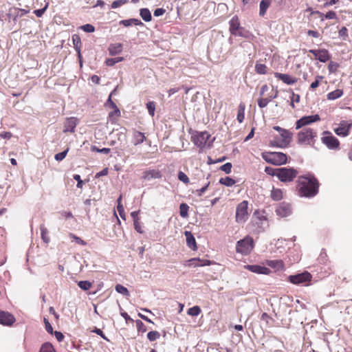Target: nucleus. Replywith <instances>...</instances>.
Returning a JSON list of instances; mask_svg holds the SVG:
<instances>
[{
  "label": "nucleus",
  "mask_w": 352,
  "mask_h": 352,
  "mask_svg": "<svg viewBox=\"0 0 352 352\" xmlns=\"http://www.w3.org/2000/svg\"><path fill=\"white\" fill-rule=\"evenodd\" d=\"M297 189L300 197L312 198L318 193L319 182L313 175L300 176L297 180Z\"/></svg>",
  "instance_id": "1"
},
{
  "label": "nucleus",
  "mask_w": 352,
  "mask_h": 352,
  "mask_svg": "<svg viewBox=\"0 0 352 352\" xmlns=\"http://www.w3.org/2000/svg\"><path fill=\"white\" fill-rule=\"evenodd\" d=\"M263 159L267 163L280 166L287 163V155L281 152H267L262 153Z\"/></svg>",
  "instance_id": "2"
},
{
  "label": "nucleus",
  "mask_w": 352,
  "mask_h": 352,
  "mask_svg": "<svg viewBox=\"0 0 352 352\" xmlns=\"http://www.w3.org/2000/svg\"><path fill=\"white\" fill-rule=\"evenodd\" d=\"M292 133L285 129V132L280 133V138L276 136L273 140L270 141V145L274 147L286 148L292 141Z\"/></svg>",
  "instance_id": "3"
},
{
  "label": "nucleus",
  "mask_w": 352,
  "mask_h": 352,
  "mask_svg": "<svg viewBox=\"0 0 352 352\" xmlns=\"http://www.w3.org/2000/svg\"><path fill=\"white\" fill-rule=\"evenodd\" d=\"M254 248V240L251 236H247L236 243V252L243 255H247Z\"/></svg>",
  "instance_id": "4"
},
{
  "label": "nucleus",
  "mask_w": 352,
  "mask_h": 352,
  "mask_svg": "<svg viewBox=\"0 0 352 352\" xmlns=\"http://www.w3.org/2000/svg\"><path fill=\"white\" fill-rule=\"evenodd\" d=\"M321 142L330 150H336L339 148V140L328 131L322 133Z\"/></svg>",
  "instance_id": "5"
},
{
  "label": "nucleus",
  "mask_w": 352,
  "mask_h": 352,
  "mask_svg": "<svg viewBox=\"0 0 352 352\" xmlns=\"http://www.w3.org/2000/svg\"><path fill=\"white\" fill-rule=\"evenodd\" d=\"M278 179L284 183L290 182L297 177L298 171L294 168H280Z\"/></svg>",
  "instance_id": "6"
},
{
  "label": "nucleus",
  "mask_w": 352,
  "mask_h": 352,
  "mask_svg": "<svg viewBox=\"0 0 352 352\" xmlns=\"http://www.w3.org/2000/svg\"><path fill=\"white\" fill-rule=\"evenodd\" d=\"M316 136V132L312 129L306 128L298 133V142L300 144H310L311 140Z\"/></svg>",
  "instance_id": "7"
},
{
  "label": "nucleus",
  "mask_w": 352,
  "mask_h": 352,
  "mask_svg": "<svg viewBox=\"0 0 352 352\" xmlns=\"http://www.w3.org/2000/svg\"><path fill=\"white\" fill-rule=\"evenodd\" d=\"M311 274L305 271L302 273L289 275L287 279L291 283L299 285L311 281Z\"/></svg>",
  "instance_id": "8"
},
{
  "label": "nucleus",
  "mask_w": 352,
  "mask_h": 352,
  "mask_svg": "<svg viewBox=\"0 0 352 352\" xmlns=\"http://www.w3.org/2000/svg\"><path fill=\"white\" fill-rule=\"evenodd\" d=\"M248 201H243L239 204L236 210V221L238 223H244L248 219Z\"/></svg>",
  "instance_id": "9"
},
{
  "label": "nucleus",
  "mask_w": 352,
  "mask_h": 352,
  "mask_svg": "<svg viewBox=\"0 0 352 352\" xmlns=\"http://www.w3.org/2000/svg\"><path fill=\"white\" fill-rule=\"evenodd\" d=\"M292 207L289 203L283 201L276 206L275 212L281 218L287 217L292 214Z\"/></svg>",
  "instance_id": "10"
},
{
  "label": "nucleus",
  "mask_w": 352,
  "mask_h": 352,
  "mask_svg": "<svg viewBox=\"0 0 352 352\" xmlns=\"http://www.w3.org/2000/svg\"><path fill=\"white\" fill-rule=\"evenodd\" d=\"M338 126L333 129L336 134L340 137H346L349 134L352 124L346 120H342Z\"/></svg>",
  "instance_id": "11"
},
{
  "label": "nucleus",
  "mask_w": 352,
  "mask_h": 352,
  "mask_svg": "<svg viewBox=\"0 0 352 352\" xmlns=\"http://www.w3.org/2000/svg\"><path fill=\"white\" fill-rule=\"evenodd\" d=\"M320 116L318 114L303 116L296 121V129H299L302 126L316 122L320 120Z\"/></svg>",
  "instance_id": "12"
},
{
  "label": "nucleus",
  "mask_w": 352,
  "mask_h": 352,
  "mask_svg": "<svg viewBox=\"0 0 352 352\" xmlns=\"http://www.w3.org/2000/svg\"><path fill=\"white\" fill-rule=\"evenodd\" d=\"M210 137L208 132L204 131L192 136V141L197 147L202 148L206 146Z\"/></svg>",
  "instance_id": "13"
},
{
  "label": "nucleus",
  "mask_w": 352,
  "mask_h": 352,
  "mask_svg": "<svg viewBox=\"0 0 352 352\" xmlns=\"http://www.w3.org/2000/svg\"><path fill=\"white\" fill-rule=\"evenodd\" d=\"M78 124V120L75 117H70L66 118L64 122V133H74L76 126Z\"/></svg>",
  "instance_id": "14"
},
{
  "label": "nucleus",
  "mask_w": 352,
  "mask_h": 352,
  "mask_svg": "<svg viewBox=\"0 0 352 352\" xmlns=\"http://www.w3.org/2000/svg\"><path fill=\"white\" fill-rule=\"evenodd\" d=\"M15 322V318L8 311L0 310V324L3 325H12Z\"/></svg>",
  "instance_id": "15"
},
{
  "label": "nucleus",
  "mask_w": 352,
  "mask_h": 352,
  "mask_svg": "<svg viewBox=\"0 0 352 352\" xmlns=\"http://www.w3.org/2000/svg\"><path fill=\"white\" fill-rule=\"evenodd\" d=\"M245 268L258 274H269L270 273L269 268L259 265H245Z\"/></svg>",
  "instance_id": "16"
},
{
  "label": "nucleus",
  "mask_w": 352,
  "mask_h": 352,
  "mask_svg": "<svg viewBox=\"0 0 352 352\" xmlns=\"http://www.w3.org/2000/svg\"><path fill=\"white\" fill-rule=\"evenodd\" d=\"M229 31L231 35H234L235 33L241 28L239 19L236 15H234L229 21Z\"/></svg>",
  "instance_id": "17"
},
{
  "label": "nucleus",
  "mask_w": 352,
  "mask_h": 352,
  "mask_svg": "<svg viewBox=\"0 0 352 352\" xmlns=\"http://www.w3.org/2000/svg\"><path fill=\"white\" fill-rule=\"evenodd\" d=\"M274 76L276 78L283 80L287 85H293L297 81L296 78H292L291 76L287 74L276 72L274 73Z\"/></svg>",
  "instance_id": "18"
},
{
  "label": "nucleus",
  "mask_w": 352,
  "mask_h": 352,
  "mask_svg": "<svg viewBox=\"0 0 352 352\" xmlns=\"http://www.w3.org/2000/svg\"><path fill=\"white\" fill-rule=\"evenodd\" d=\"M184 234L186 238V244L188 247L193 250H196L197 247L195 239L192 234L190 231H185Z\"/></svg>",
  "instance_id": "19"
},
{
  "label": "nucleus",
  "mask_w": 352,
  "mask_h": 352,
  "mask_svg": "<svg viewBox=\"0 0 352 352\" xmlns=\"http://www.w3.org/2000/svg\"><path fill=\"white\" fill-rule=\"evenodd\" d=\"M190 265H192L193 267H204L210 265L211 261L209 260H201L199 258H193L188 260Z\"/></svg>",
  "instance_id": "20"
},
{
  "label": "nucleus",
  "mask_w": 352,
  "mask_h": 352,
  "mask_svg": "<svg viewBox=\"0 0 352 352\" xmlns=\"http://www.w3.org/2000/svg\"><path fill=\"white\" fill-rule=\"evenodd\" d=\"M162 173L157 170H149L144 173L143 178L147 180L151 179H160L162 177Z\"/></svg>",
  "instance_id": "21"
},
{
  "label": "nucleus",
  "mask_w": 352,
  "mask_h": 352,
  "mask_svg": "<svg viewBox=\"0 0 352 352\" xmlns=\"http://www.w3.org/2000/svg\"><path fill=\"white\" fill-rule=\"evenodd\" d=\"M122 43H111L109 45L108 47L109 53L111 56H116L119 54L122 51Z\"/></svg>",
  "instance_id": "22"
},
{
  "label": "nucleus",
  "mask_w": 352,
  "mask_h": 352,
  "mask_svg": "<svg viewBox=\"0 0 352 352\" xmlns=\"http://www.w3.org/2000/svg\"><path fill=\"white\" fill-rule=\"evenodd\" d=\"M146 140V137L144 135V133L135 131L133 133V144L135 146H137L138 144H140L144 142Z\"/></svg>",
  "instance_id": "23"
},
{
  "label": "nucleus",
  "mask_w": 352,
  "mask_h": 352,
  "mask_svg": "<svg viewBox=\"0 0 352 352\" xmlns=\"http://www.w3.org/2000/svg\"><path fill=\"white\" fill-rule=\"evenodd\" d=\"M267 265L270 267L276 270H280L284 268L283 261L281 260H271L267 261Z\"/></svg>",
  "instance_id": "24"
},
{
  "label": "nucleus",
  "mask_w": 352,
  "mask_h": 352,
  "mask_svg": "<svg viewBox=\"0 0 352 352\" xmlns=\"http://www.w3.org/2000/svg\"><path fill=\"white\" fill-rule=\"evenodd\" d=\"M330 58L331 54L329 51L326 49H321L317 60L322 63H326L330 60Z\"/></svg>",
  "instance_id": "25"
},
{
  "label": "nucleus",
  "mask_w": 352,
  "mask_h": 352,
  "mask_svg": "<svg viewBox=\"0 0 352 352\" xmlns=\"http://www.w3.org/2000/svg\"><path fill=\"white\" fill-rule=\"evenodd\" d=\"M116 91V88L112 91V92L111 93L110 96H109V98L107 102V104H109V105L111 108L115 109L113 112H111L109 113V116H111L113 113L117 114V116H120V110L117 107L116 104L111 100V95L113 94Z\"/></svg>",
  "instance_id": "26"
},
{
  "label": "nucleus",
  "mask_w": 352,
  "mask_h": 352,
  "mask_svg": "<svg viewBox=\"0 0 352 352\" xmlns=\"http://www.w3.org/2000/svg\"><path fill=\"white\" fill-rule=\"evenodd\" d=\"M271 4V0H261L259 5V15L264 16L269 6Z\"/></svg>",
  "instance_id": "27"
},
{
  "label": "nucleus",
  "mask_w": 352,
  "mask_h": 352,
  "mask_svg": "<svg viewBox=\"0 0 352 352\" xmlns=\"http://www.w3.org/2000/svg\"><path fill=\"white\" fill-rule=\"evenodd\" d=\"M343 95V91L340 89H337L333 91L329 92L327 95V98L329 100H334L340 98Z\"/></svg>",
  "instance_id": "28"
},
{
  "label": "nucleus",
  "mask_w": 352,
  "mask_h": 352,
  "mask_svg": "<svg viewBox=\"0 0 352 352\" xmlns=\"http://www.w3.org/2000/svg\"><path fill=\"white\" fill-rule=\"evenodd\" d=\"M140 15L142 17V19L146 22H149L152 19L151 13L148 8L140 9Z\"/></svg>",
  "instance_id": "29"
},
{
  "label": "nucleus",
  "mask_w": 352,
  "mask_h": 352,
  "mask_svg": "<svg viewBox=\"0 0 352 352\" xmlns=\"http://www.w3.org/2000/svg\"><path fill=\"white\" fill-rule=\"evenodd\" d=\"M271 198L274 201H280L283 198V192L280 189L273 188L271 191Z\"/></svg>",
  "instance_id": "30"
},
{
  "label": "nucleus",
  "mask_w": 352,
  "mask_h": 352,
  "mask_svg": "<svg viewBox=\"0 0 352 352\" xmlns=\"http://www.w3.org/2000/svg\"><path fill=\"white\" fill-rule=\"evenodd\" d=\"M234 36H241L245 38H250L252 34L244 28L241 27L234 35Z\"/></svg>",
  "instance_id": "31"
},
{
  "label": "nucleus",
  "mask_w": 352,
  "mask_h": 352,
  "mask_svg": "<svg viewBox=\"0 0 352 352\" xmlns=\"http://www.w3.org/2000/svg\"><path fill=\"white\" fill-rule=\"evenodd\" d=\"M72 42L76 51H79L81 48L82 43L80 36L78 34L72 36Z\"/></svg>",
  "instance_id": "32"
},
{
  "label": "nucleus",
  "mask_w": 352,
  "mask_h": 352,
  "mask_svg": "<svg viewBox=\"0 0 352 352\" xmlns=\"http://www.w3.org/2000/svg\"><path fill=\"white\" fill-rule=\"evenodd\" d=\"M219 183L226 186H228V187H230V186H232L234 184H235V180L233 179L231 177H222L219 179Z\"/></svg>",
  "instance_id": "33"
},
{
  "label": "nucleus",
  "mask_w": 352,
  "mask_h": 352,
  "mask_svg": "<svg viewBox=\"0 0 352 352\" xmlns=\"http://www.w3.org/2000/svg\"><path fill=\"white\" fill-rule=\"evenodd\" d=\"M188 210H189V206L186 204H185V203L181 204L179 206L180 216L183 218L187 217L188 215Z\"/></svg>",
  "instance_id": "34"
},
{
  "label": "nucleus",
  "mask_w": 352,
  "mask_h": 352,
  "mask_svg": "<svg viewBox=\"0 0 352 352\" xmlns=\"http://www.w3.org/2000/svg\"><path fill=\"white\" fill-rule=\"evenodd\" d=\"M122 60H124L123 57L109 58L106 60L105 63L107 66L112 67Z\"/></svg>",
  "instance_id": "35"
},
{
  "label": "nucleus",
  "mask_w": 352,
  "mask_h": 352,
  "mask_svg": "<svg viewBox=\"0 0 352 352\" xmlns=\"http://www.w3.org/2000/svg\"><path fill=\"white\" fill-rule=\"evenodd\" d=\"M276 97V95H275L273 97H270V98H261L259 99H258V105L260 108H264L265 107L268 103L274 98H275Z\"/></svg>",
  "instance_id": "36"
},
{
  "label": "nucleus",
  "mask_w": 352,
  "mask_h": 352,
  "mask_svg": "<svg viewBox=\"0 0 352 352\" xmlns=\"http://www.w3.org/2000/svg\"><path fill=\"white\" fill-rule=\"evenodd\" d=\"M39 352H56L53 345L50 342L42 344Z\"/></svg>",
  "instance_id": "37"
},
{
  "label": "nucleus",
  "mask_w": 352,
  "mask_h": 352,
  "mask_svg": "<svg viewBox=\"0 0 352 352\" xmlns=\"http://www.w3.org/2000/svg\"><path fill=\"white\" fill-rule=\"evenodd\" d=\"M265 171L267 174L274 177L275 176L278 179L280 168L266 167Z\"/></svg>",
  "instance_id": "38"
},
{
  "label": "nucleus",
  "mask_w": 352,
  "mask_h": 352,
  "mask_svg": "<svg viewBox=\"0 0 352 352\" xmlns=\"http://www.w3.org/2000/svg\"><path fill=\"white\" fill-rule=\"evenodd\" d=\"M7 16L8 17L9 21H12L14 24H16L18 19L19 18L13 8L9 10V12L7 14Z\"/></svg>",
  "instance_id": "39"
},
{
  "label": "nucleus",
  "mask_w": 352,
  "mask_h": 352,
  "mask_svg": "<svg viewBox=\"0 0 352 352\" xmlns=\"http://www.w3.org/2000/svg\"><path fill=\"white\" fill-rule=\"evenodd\" d=\"M201 308L199 306H193L188 309L187 314L191 316H197L201 313Z\"/></svg>",
  "instance_id": "40"
},
{
  "label": "nucleus",
  "mask_w": 352,
  "mask_h": 352,
  "mask_svg": "<svg viewBox=\"0 0 352 352\" xmlns=\"http://www.w3.org/2000/svg\"><path fill=\"white\" fill-rule=\"evenodd\" d=\"M78 285L81 289L87 291L91 287L92 283L88 280H80L78 283Z\"/></svg>",
  "instance_id": "41"
},
{
  "label": "nucleus",
  "mask_w": 352,
  "mask_h": 352,
  "mask_svg": "<svg viewBox=\"0 0 352 352\" xmlns=\"http://www.w3.org/2000/svg\"><path fill=\"white\" fill-rule=\"evenodd\" d=\"M255 70L258 74H265L267 73V67L265 64L256 63Z\"/></svg>",
  "instance_id": "42"
},
{
  "label": "nucleus",
  "mask_w": 352,
  "mask_h": 352,
  "mask_svg": "<svg viewBox=\"0 0 352 352\" xmlns=\"http://www.w3.org/2000/svg\"><path fill=\"white\" fill-rule=\"evenodd\" d=\"M146 109L148 110V114L151 116H154L155 111V103L153 101H149L146 104Z\"/></svg>",
  "instance_id": "43"
},
{
  "label": "nucleus",
  "mask_w": 352,
  "mask_h": 352,
  "mask_svg": "<svg viewBox=\"0 0 352 352\" xmlns=\"http://www.w3.org/2000/svg\"><path fill=\"white\" fill-rule=\"evenodd\" d=\"M116 291L124 296H129V292L127 288L122 285L118 284L115 287Z\"/></svg>",
  "instance_id": "44"
},
{
  "label": "nucleus",
  "mask_w": 352,
  "mask_h": 352,
  "mask_svg": "<svg viewBox=\"0 0 352 352\" xmlns=\"http://www.w3.org/2000/svg\"><path fill=\"white\" fill-rule=\"evenodd\" d=\"M160 337V333L157 331H151L147 333V338L151 341H155Z\"/></svg>",
  "instance_id": "45"
},
{
  "label": "nucleus",
  "mask_w": 352,
  "mask_h": 352,
  "mask_svg": "<svg viewBox=\"0 0 352 352\" xmlns=\"http://www.w3.org/2000/svg\"><path fill=\"white\" fill-rule=\"evenodd\" d=\"M129 2V0H116L112 2L111 7L112 9H116Z\"/></svg>",
  "instance_id": "46"
},
{
  "label": "nucleus",
  "mask_w": 352,
  "mask_h": 352,
  "mask_svg": "<svg viewBox=\"0 0 352 352\" xmlns=\"http://www.w3.org/2000/svg\"><path fill=\"white\" fill-rule=\"evenodd\" d=\"M41 238L43 240L44 242L48 243L50 241V238L47 236V230L46 228H45L44 226L41 225Z\"/></svg>",
  "instance_id": "47"
},
{
  "label": "nucleus",
  "mask_w": 352,
  "mask_h": 352,
  "mask_svg": "<svg viewBox=\"0 0 352 352\" xmlns=\"http://www.w3.org/2000/svg\"><path fill=\"white\" fill-rule=\"evenodd\" d=\"M338 67L339 64L336 62L330 61V63L328 65V69L330 73H335Z\"/></svg>",
  "instance_id": "48"
},
{
  "label": "nucleus",
  "mask_w": 352,
  "mask_h": 352,
  "mask_svg": "<svg viewBox=\"0 0 352 352\" xmlns=\"http://www.w3.org/2000/svg\"><path fill=\"white\" fill-rule=\"evenodd\" d=\"M318 261L321 264H326L327 261V255L326 252L322 250L318 256Z\"/></svg>",
  "instance_id": "49"
},
{
  "label": "nucleus",
  "mask_w": 352,
  "mask_h": 352,
  "mask_svg": "<svg viewBox=\"0 0 352 352\" xmlns=\"http://www.w3.org/2000/svg\"><path fill=\"white\" fill-rule=\"evenodd\" d=\"M232 165L230 162H227L220 167V170L225 172L226 174L231 173Z\"/></svg>",
  "instance_id": "50"
},
{
  "label": "nucleus",
  "mask_w": 352,
  "mask_h": 352,
  "mask_svg": "<svg viewBox=\"0 0 352 352\" xmlns=\"http://www.w3.org/2000/svg\"><path fill=\"white\" fill-rule=\"evenodd\" d=\"M135 324L137 329L139 332L144 333L146 331V327L141 320H137L135 321Z\"/></svg>",
  "instance_id": "51"
},
{
  "label": "nucleus",
  "mask_w": 352,
  "mask_h": 352,
  "mask_svg": "<svg viewBox=\"0 0 352 352\" xmlns=\"http://www.w3.org/2000/svg\"><path fill=\"white\" fill-rule=\"evenodd\" d=\"M69 148H67L66 150L60 152L55 155L54 158L56 161H62L67 155L68 153Z\"/></svg>",
  "instance_id": "52"
},
{
  "label": "nucleus",
  "mask_w": 352,
  "mask_h": 352,
  "mask_svg": "<svg viewBox=\"0 0 352 352\" xmlns=\"http://www.w3.org/2000/svg\"><path fill=\"white\" fill-rule=\"evenodd\" d=\"M80 29H82L83 31L87 33H92L95 31V28L91 24H85L80 27Z\"/></svg>",
  "instance_id": "53"
},
{
  "label": "nucleus",
  "mask_w": 352,
  "mask_h": 352,
  "mask_svg": "<svg viewBox=\"0 0 352 352\" xmlns=\"http://www.w3.org/2000/svg\"><path fill=\"white\" fill-rule=\"evenodd\" d=\"M178 179L184 184H188L190 182L188 176L182 171L178 173Z\"/></svg>",
  "instance_id": "54"
},
{
  "label": "nucleus",
  "mask_w": 352,
  "mask_h": 352,
  "mask_svg": "<svg viewBox=\"0 0 352 352\" xmlns=\"http://www.w3.org/2000/svg\"><path fill=\"white\" fill-rule=\"evenodd\" d=\"M339 36L345 41L348 36V30L346 27H342L338 32Z\"/></svg>",
  "instance_id": "55"
},
{
  "label": "nucleus",
  "mask_w": 352,
  "mask_h": 352,
  "mask_svg": "<svg viewBox=\"0 0 352 352\" xmlns=\"http://www.w3.org/2000/svg\"><path fill=\"white\" fill-rule=\"evenodd\" d=\"M117 210H118V212L120 217L122 219H126V214H125V212H124V207L122 205V204L119 203V204H118Z\"/></svg>",
  "instance_id": "56"
},
{
  "label": "nucleus",
  "mask_w": 352,
  "mask_h": 352,
  "mask_svg": "<svg viewBox=\"0 0 352 352\" xmlns=\"http://www.w3.org/2000/svg\"><path fill=\"white\" fill-rule=\"evenodd\" d=\"M69 236L72 239H74V241H76V243L80 244L81 245H87V243L85 241L81 239L80 237L74 235V234H70Z\"/></svg>",
  "instance_id": "57"
},
{
  "label": "nucleus",
  "mask_w": 352,
  "mask_h": 352,
  "mask_svg": "<svg viewBox=\"0 0 352 352\" xmlns=\"http://www.w3.org/2000/svg\"><path fill=\"white\" fill-rule=\"evenodd\" d=\"M44 323H45V329L46 331L50 333V334H53L54 333V331H53V328L51 325V324L50 323V322L48 321L47 319H46L45 318H44Z\"/></svg>",
  "instance_id": "58"
},
{
  "label": "nucleus",
  "mask_w": 352,
  "mask_h": 352,
  "mask_svg": "<svg viewBox=\"0 0 352 352\" xmlns=\"http://www.w3.org/2000/svg\"><path fill=\"white\" fill-rule=\"evenodd\" d=\"M13 9L16 11V14L19 18L22 17L23 16L25 15L29 12V10L25 9H20L17 8H14Z\"/></svg>",
  "instance_id": "59"
},
{
  "label": "nucleus",
  "mask_w": 352,
  "mask_h": 352,
  "mask_svg": "<svg viewBox=\"0 0 352 352\" xmlns=\"http://www.w3.org/2000/svg\"><path fill=\"white\" fill-rule=\"evenodd\" d=\"M210 185V182H208L205 186H204L201 188L196 190V194L197 196L201 197L202 195L206 191L207 188Z\"/></svg>",
  "instance_id": "60"
},
{
  "label": "nucleus",
  "mask_w": 352,
  "mask_h": 352,
  "mask_svg": "<svg viewBox=\"0 0 352 352\" xmlns=\"http://www.w3.org/2000/svg\"><path fill=\"white\" fill-rule=\"evenodd\" d=\"M73 178H74V180H76L77 182L76 186L78 188H82V185H83V182L81 179L80 175H77V174L74 175Z\"/></svg>",
  "instance_id": "61"
},
{
  "label": "nucleus",
  "mask_w": 352,
  "mask_h": 352,
  "mask_svg": "<svg viewBox=\"0 0 352 352\" xmlns=\"http://www.w3.org/2000/svg\"><path fill=\"white\" fill-rule=\"evenodd\" d=\"M120 25H122L124 27H129L133 25L132 18L129 19H124L119 21Z\"/></svg>",
  "instance_id": "62"
},
{
  "label": "nucleus",
  "mask_w": 352,
  "mask_h": 352,
  "mask_svg": "<svg viewBox=\"0 0 352 352\" xmlns=\"http://www.w3.org/2000/svg\"><path fill=\"white\" fill-rule=\"evenodd\" d=\"M133 224H134V228L138 232H139L140 234H142L144 232V230H142V226L139 221H137V220L134 221Z\"/></svg>",
  "instance_id": "63"
},
{
  "label": "nucleus",
  "mask_w": 352,
  "mask_h": 352,
  "mask_svg": "<svg viewBox=\"0 0 352 352\" xmlns=\"http://www.w3.org/2000/svg\"><path fill=\"white\" fill-rule=\"evenodd\" d=\"M47 8V4L43 8L35 10L34 11V14L38 17H41Z\"/></svg>",
  "instance_id": "64"
}]
</instances>
